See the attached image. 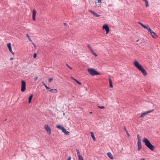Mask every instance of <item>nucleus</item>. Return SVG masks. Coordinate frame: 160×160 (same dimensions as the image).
Here are the masks:
<instances>
[{
    "instance_id": "obj_1",
    "label": "nucleus",
    "mask_w": 160,
    "mask_h": 160,
    "mask_svg": "<svg viewBox=\"0 0 160 160\" xmlns=\"http://www.w3.org/2000/svg\"><path fill=\"white\" fill-rule=\"evenodd\" d=\"M134 65L139 70L142 72L144 76H146L147 74V73L146 70L143 68L141 65L138 61L135 60L134 62Z\"/></svg>"
},
{
    "instance_id": "obj_2",
    "label": "nucleus",
    "mask_w": 160,
    "mask_h": 160,
    "mask_svg": "<svg viewBox=\"0 0 160 160\" xmlns=\"http://www.w3.org/2000/svg\"><path fill=\"white\" fill-rule=\"evenodd\" d=\"M142 141L145 143L146 146L150 150H153L154 149L155 147L151 144L150 141L147 138H144Z\"/></svg>"
},
{
    "instance_id": "obj_3",
    "label": "nucleus",
    "mask_w": 160,
    "mask_h": 160,
    "mask_svg": "<svg viewBox=\"0 0 160 160\" xmlns=\"http://www.w3.org/2000/svg\"><path fill=\"white\" fill-rule=\"evenodd\" d=\"M88 71L89 73L92 76L101 75L99 72H98L95 69L93 68L88 69Z\"/></svg>"
},
{
    "instance_id": "obj_4",
    "label": "nucleus",
    "mask_w": 160,
    "mask_h": 160,
    "mask_svg": "<svg viewBox=\"0 0 160 160\" xmlns=\"http://www.w3.org/2000/svg\"><path fill=\"white\" fill-rule=\"evenodd\" d=\"M137 138L138 139V150H140L142 148V145L141 144V136L139 134L137 135Z\"/></svg>"
},
{
    "instance_id": "obj_5",
    "label": "nucleus",
    "mask_w": 160,
    "mask_h": 160,
    "mask_svg": "<svg viewBox=\"0 0 160 160\" xmlns=\"http://www.w3.org/2000/svg\"><path fill=\"white\" fill-rule=\"evenodd\" d=\"M21 91L22 92H24L26 90V83L25 82L22 80L21 81Z\"/></svg>"
},
{
    "instance_id": "obj_6",
    "label": "nucleus",
    "mask_w": 160,
    "mask_h": 160,
    "mask_svg": "<svg viewBox=\"0 0 160 160\" xmlns=\"http://www.w3.org/2000/svg\"><path fill=\"white\" fill-rule=\"evenodd\" d=\"M44 128L49 135L51 134V130L48 124H46L44 126Z\"/></svg>"
},
{
    "instance_id": "obj_7",
    "label": "nucleus",
    "mask_w": 160,
    "mask_h": 160,
    "mask_svg": "<svg viewBox=\"0 0 160 160\" xmlns=\"http://www.w3.org/2000/svg\"><path fill=\"white\" fill-rule=\"evenodd\" d=\"M103 29H105L106 32V34H108L110 31L108 26L107 24H104L102 27Z\"/></svg>"
},
{
    "instance_id": "obj_8",
    "label": "nucleus",
    "mask_w": 160,
    "mask_h": 160,
    "mask_svg": "<svg viewBox=\"0 0 160 160\" xmlns=\"http://www.w3.org/2000/svg\"><path fill=\"white\" fill-rule=\"evenodd\" d=\"M154 110V109H152V110H149V111H148L145 112H144L142 113L141 114L140 117L141 118V117H144L145 116V115H146L147 114L152 112Z\"/></svg>"
},
{
    "instance_id": "obj_9",
    "label": "nucleus",
    "mask_w": 160,
    "mask_h": 160,
    "mask_svg": "<svg viewBox=\"0 0 160 160\" xmlns=\"http://www.w3.org/2000/svg\"><path fill=\"white\" fill-rule=\"evenodd\" d=\"M7 45L9 51L12 54V55H14L15 53L12 51L11 43H8L7 44Z\"/></svg>"
},
{
    "instance_id": "obj_10",
    "label": "nucleus",
    "mask_w": 160,
    "mask_h": 160,
    "mask_svg": "<svg viewBox=\"0 0 160 160\" xmlns=\"http://www.w3.org/2000/svg\"><path fill=\"white\" fill-rule=\"evenodd\" d=\"M88 11H89V12L91 13H92L93 15H94V16L96 17H99L100 16V15H98L94 11L91 10V9L89 10H88Z\"/></svg>"
},
{
    "instance_id": "obj_11",
    "label": "nucleus",
    "mask_w": 160,
    "mask_h": 160,
    "mask_svg": "<svg viewBox=\"0 0 160 160\" xmlns=\"http://www.w3.org/2000/svg\"><path fill=\"white\" fill-rule=\"evenodd\" d=\"M36 11L35 9L33 10L32 12V20L35 21L36 20Z\"/></svg>"
},
{
    "instance_id": "obj_12",
    "label": "nucleus",
    "mask_w": 160,
    "mask_h": 160,
    "mask_svg": "<svg viewBox=\"0 0 160 160\" xmlns=\"http://www.w3.org/2000/svg\"><path fill=\"white\" fill-rule=\"evenodd\" d=\"M77 154L79 158V160H83V158L81 155H80V152L78 151Z\"/></svg>"
},
{
    "instance_id": "obj_13",
    "label": "nucleus",
    "mask_w": 160,
    "mask_h": 160,
    "mask_svg": "<svg viewBox=\"0 0 160 160\" xmlns=\"http://www.w3.org/2000/svg\"><path fill=\"white\" fill-rule=\"evenodd\" d=\"M62 132L64 133V134L67 135H68L70 134V132L68 131H67L65 128H64L63 130L62 131Z\"/></svg>"
},
{
    "instance_id": "obj_14",
    "label": "nucleus",
    "mask_w": 160,
    "mask_h": 160,
    "mask_svg": "<svg viewBox=\"0 0 160 160\" xmlns=\"http://www.w3.org/2000/svg\"><path fill=\"white\" fill-rule=\"evenodd\" d=\"M138 23L141 25L145 29H148V27H149L148 25H147V26L143 24L142 22H138Z\"/></svg>"
},
{
    "instance_id": "obj_15",
    "label": "nucleus",
    "mask_w": 160,
    "mask_h": 160,
    "mask_svg": "<svg viewBox=\"0 0 160 160\" xmlns=\"http://www.w3.org/2000/svg\"><path fill=\"white\" fill-rule=\"evenodd\" d=\"M33 97V95L32 94H31L29 97L28 98L29 103H30L31 102Z\"/></svg>"
},
{
    "instance_id": "obj_16",
    "label": "nucleus",
    "mask_w": 160,
    "mask_h": 160,
    "mask_svg": "<svg viewBox=\"0 0 160 160\" xmlns=\"http://www.w3.org/2000/svg\"><path fill=\"white\" fill-rule=\"evenodd\" d=\"M107 155L108 156V157L111 159H113V155L111 154V153L110 152H109L108 153H107Z\"/></svg>"
},
{
    "instance_id": "obj_17",
    "label": "nucleus",
    "mask_w": 160,
    "mask_h": 160,
    "mask_svg": "<svg viewBox=\"0 0 160 160\" xmlns=\"http://www.w3.org/2000/svg\"><path fill=\"white\" fill-rule=\"evenodd\" d=\"M56 127L60 130H61L62 131L65 128L64 127H63L62 126L60 125H57L56 126Z\"/></svg>"
},
{
    "instance_id": "obj_18",
    "label": "nucleus",
    "mask_w": 160,
    "mask_h": 160,
    "mask_svg": "<svg viewBox=\"0 0 160 160\" xmlns=\"http://www.w3.org/2000/svg\"><path fill=\"white\" fill-rule=\"evenodd\" d=\"M151 35H152L153 38H156L158 37V36L154 32H153Z\"/></svg>"
},
{
    "instance_id": "obj_19",
    "label": "nucleus",
    "mask_w": 160,
    "mask_h": 160,
    "mask_svg": "<svg viewBox=\"0 0 160 160\" xmlns=\"http://www.w3.org/2000/svg\"><path fill=\"white\" fill-rule=\"evenodd\" d=\"M109 86L110 87L112 88L113 87L112 85V79L110 78H109Z\"/></svg>"
},
{
    "instance_id": "obj_20",
    "label": "nucleus",
    "mask_w": 160,
    "mask_h": 160,
    "mask_svg": "<svg viewBox=\"0 0 160 160\" xmlns=\"http://www.w3.org/2000/svg\"><path fill=\"white\" fill-rule=\"evenodd\" d=\"M91 136L94 141H96V138L93 132H91Z\"/></svg>"
},
{
    "instance_id": "obj_21",
    "label": "nucleus",
    "mask_w": 160,
    "mask_h": 160,
    "mask_svg": "<svg viewBox=\"0 0 160 160\" xmlns=\"http://www.w3.org/2000/svg\"><path fill=\"white\" fill-rule=\"evenodd\" d=\"M148 30V32H149L150 34H151L153 32L150 28L149 26L148 27V29H147Z\"/></svg>"
},
{
    "instance_id": "obj_22",
    "label": "nucleus",
    "mask_w": 160,
    "mask_h": 160,
    "mask_svg": "<svg viewBox=\"0 0 160 160\" xmlns=\"http://www.w3.org/2000/svg\"><path fill=\"white\" fill-rule=\"evenodd\" d=\"M50 90L51 92L54 93H56L58 92V90L56 89H51V90Z\"/></svg>"
},
{
    "instance_id": "obj_23",
    "label": "nucleus",
    "mask_w": 160,
    "mask_h": 160,
    "mask_svg": "<svg viewBox=\"0 0 160 160\" xmlns=\"http://www.w3.org/2000/svg\"><path fill=\"white\" fill-rule=\"evenodd\" d=\"M124 130L126 132L128 136V137H130V135L128 133V131H127V129H126V128L125 127H124Z\"/></svg>"
},
{
    "instance_id": "obj_24",
    "label": "nucleus",
    "mask_w": 160,
    "mask_h": 160,
    "mask_svg": "<svg viewBox=\"0 0 160 160\" xmlns=\"http://www.w3.org/2000/svg\"><path fill=\"white\" fill-rule=\"evenodd\" d=\"M26 36L27 37V38L29 40V41L31 42H32V41L31 39L30 38V37H29V35L28 34H26Z\"/></svg>"
},
{
    "instance_id": "obj_25",
    "label": "nucleus",
    "mask_w": 160,
    "mask_h": 160,
    "mask_svg": "<svg viewBox=\"0 0 160 160\" xmlns=\"http://www.w3.org/2000/svg\"><path fill=\"white\" fill-rule=\"evenodd\" d=\"M46 88L48 91L51 92L50 90H51V89L50 88V87H48V86H46Z\"/></svg>"
},
{
    "instance_id": "obj_26",
    "label": "nucleus",
    "mask_w": 160,
    "mask_h": 160,
    "mask_svg": "<svg viewBox=\"0 0 160 160\" xmlns=\"http://www.w3.org/2000/svg\"><path fill=\"white\" fill-rule=\"evenodd\" d=\"M87 47L89 48V49L90 51L92 50V48L90 47V45L89 44L87 45Z\"/></svg>"
},
{
    "instance_id": "obj_27",
    "label": "nucleus",
    "mask_w": 160,
    "mask_h": 160,
    "mask_svg": "<svg viewBox=\"0 0 160 160\" xmlns=\"http://www.w3.org/2000/svg\"><path fill=\"white\" fill-rule=\"evenodd\" d=\"M66 66L68 68H69L71 70H72V68L70 67L69 65L68 64H66Z\"/></svg>"
},
{
    "instance_id": "obj_28",
    "label": "nucleus",
    "mask_w": 160,
    "mask_h": 160,
    "mask_svg": "<svg viewBox=\"0 0 160 160\" xmlns=\"http://www.w3.org/2000/svg\"><path fill=\"white\" fill-rule=\"evenodd\" d=\"M37 57V54L35 53L34 54L33 57L34 58H36Z\"/></svg>"
},
{
    "instance_id": "obj_29",
    "label": "nucleus",
    "mask_w": 160,
    "mask_h": 160,
    "mask_svg": "<svg viewBox=\"0 0 160 160\" xmlns=\"http://www.w3.org/2000/svg\"><path fill=\"white\" fill-rule=\"evenodd\" d=\"M98 107L99 108H101L102 109H104L105 107L104 106H98Z\"/></svg>"
},
{
    "instance_id": "obj_30",
    "label": "nucleus",
    "mask_w": 160,
    "mask_h": 160,
    "mask_svg": "<svg viewBox=\"0 0 160 160\" xmlns=\"http://www.w3.org/2000/svg\"><path fill=\"white\" fill-rule=\"evenodd\" d=\"M76 82L78 83V84L80 85H81L82 84V83L81 82H80L79 81H78H78H76Z\"/></svg>"
},
{
    "instance_id": "obj_31",
    "label": "nucleus",
    "mask_w": 160,
    "mask_h": 160,
    "mask_svg": "<svg viewBox=\"0 0 160 160\" xmlns=\"http://www.w3.org/2000/svg\"><path fill=\"white\" fill-rule=\"evenodd\" d=\"M146 7H148L149 6V4H148V2H146Z\"/></svg>"
},
{
    "instance_id": "obj_32",
    "label": "nucleus",
    "mask_w": 160,
    "mask_h": 160,
    "mask_svg": "<svg viewBox=\"0 0 160 160\" xmlns=\"http://www.w3.org/2000/svg\"><path fill=\"white\" fill-rule=\"evenodd\" d=\"M53 80V78H51L49 79V82H51L52 80Z\"/></svg>"
},
{
    "instance_id": "obj_33",
    "label": "nucleus",
    "mask_w": 160,
    "mask_h": 160,
    "mask_svg": "<svg viewBox=\"0 0 160 160\" xmlns=\"http://www.w3.org/2000/svg\"><path fill=\"white\" fill-rule=\"evenodd\" d=\"M31 42L32 44V45H33V46L34 47V48H36V45L33 43V41L32 42Z\"/></svg>"
},
{
    "instance_id": "obj_34",
    "label": "nucleus",
    "mask_w": 160,
    "mask_h": 160,
    "mask_svg": "<svg viewBox=\"0 0 160 160\" xmlns=\"http://www.w3.org/2000/svg\"><path fill=\"white\" fill-rule=\"evenodd\" d=\"M42 83L43 84V85L45 86V88H46V86H47L44 82H42Z\"/></svg>"
},
{
    "instance_id": "obj_35",
    "label": "nucleus",
    "mask_w": 160,
    "mask_h": 160,
    "mask_svg": "<svg viewBox=\"0 0 160 160\" xmlns=\"http://www.w3.org/2000/svg\"><path fill=\"white\" fill-rule=\"evenodd\" d=\"M38 78V77H36L35 78H34V80L35 81H36L37 80Z\"/></svg>"
},
{
    "instance_id": "obj_36",
    "label": "nucleus",
    "mask_w": 160,
    "mask_h": 160,
    "mask_svg": "<svg viewBox=\"0 0 160 160\" xmlns=\"http://www.w3.org/2000/svg\"><path fill=\"white\" fill-rule=\"evenodd\" d=\"M94 55L95 57H97L98 56L97 54L95 52H94L93 53V54Z\"/></svg>"
},
{
    "instance_id": "obj_37",
    "label": "nucleus",
    "mask_w": 160,
    "mask_h": 160,
    "mask_svg": "<svg viewBox=\"0 0 160 160\" xmlns=\"http://www.w3.org/2000/svg\"><path fill=\"white\" fill-rule=\"evenodd\" d=\"M71 157L70 156L68 158L67 160H71Z\"/></svg>"
},
{
    "instance_id": "obj_38",
    "label": "nucleus",
    "mask_w": 160,
    "mask_h": 160,
    "mask_svg": "<svg viewBox=\"0 0 160 160\" xmlns=\"http://www.w3.org/2000/svg\"><path fill=\"white\" fill-rule=\"evenodd\" d=\"M90 51H91V52H92V54H93V53L94 52H94V51H93V49H92V50H91Z\"/></svg>"
},
{
    "instance_id": "obj_39",
    "label": "nucleus",
    "mask_w": 160,
    "mask_h": 160,
    "mask_svg": "<svg viewBox=\"0 0 160 160\" xmlns=\"http://www.w3.org/2000/svg\"><path fill=\"white\" fill-rule=\"evenodd\" d=\"M63 24L65 26H66L67 25V24L66 23H64Z\"/></svg>"
},
{
    "instance_id": "obj_40",
    "label": "nucleus",
    "mask_w": 160,
    "mask_h": 160,
    "mask_svg": "<svg viewBox=\"0 0 160 160\" xmlns=\"http://www.w3.org/2000/svg\"><path fill=\"white\" fill-rule=\"evenodd\" d=\"M98 2H101V0H98Z\"/></svg>"
},
{
    "instance_id": "obj_41",
    "label": "nucleus",
    "mask_w": 160,
    "mask_h": 160,
    "mask_svg": "<svg viewBox=\"0 0 160 160\" xmlns=\"http://www.w3.org/2000/svg\"><path fill=\"white\" fill-rule=\"evenodd\" d=\"M13 58H10V60H13Z\"/></svg>"
},
{
    "instance_id": "obj_42",
    "label": "nucleus",
    "mask_w": 160,
    "mask_h": 160,
    "mask_svg": "<svg viewBox=\"0 0 160 160\" xmlns=\"http://www.w3.org/2000/svg\"><path fill=\"white\" fill-rule=\"evenodd\" d=\"M74 80L76 82V81H78V80H77V79H74Z\"/></svg>"
},
{
    "instance_id": "obj_43",
    "label": "nucleus",
    "mask_w": 160,
    "mask_h": 160,
    "mask_svg": "<svg viewBox=\"0 0 160 160\" xmlns=\"http://www.w3.org/2000/svg\"><path fill=\"white\" fill-rule=\"evenodd\" d=\"M141 160H145V158H142L141 159Z\"/></svg>"
},
{
    "instance_id": "obj_44",
    "label": "nucleus",
    "mask_w": 160,
    "mask_h": 160,
    "mask_svg": "<svg viewBox=\"0 0 160 160\" xmlns=\"http://www.w3.org/2000/svg\"><path fill=\"white\" fill-rule=\"evenodd\" d=\"M144 1L146 2H148V1L147 0H145Z\"/></svg>"
},
{
    "instance_id": "obj_45",
    "label": "nucleus",
    "mask_w": 160,
    "mask_h": 160,
    "mask_svg": "<svg viewBox=\"0 0 160 160\" xmlns=\"http://www.w3.org/2000/svg\"><path fill=\"white\" fill-rule=\"evenodd\" d=\"M71 78L73 79V80H74V78H73V77H71Z\"/></svg>"
},
{
    "instance_id": "obj_46",
    "label": "nucleus",
    "mask_w": 160,
    "mask_h": 160,
    "mask_svg": "<svg viewBox=\"0 0 160 160\" xmlns=\"http://www.w3.org/2000/svg\"><path fill=\"white\" fill-rule=\"evenodd\" d=\"M138 41H139V39H138V40H137L136 41V42H138Z\"/></svg>"
},
{
    "instance_id": "obj_47",
    "label": "nucleus",
    "mask_w": 160,
    "mask_h": 160,
    "mask_svg": "<svg viewBox=\"0 0 160 160\" xmlns=\"http://www.w3.org/2000/svg\"><path fill=\"white\" fill-rule=\"evenodd\" d=\"M109 6H112L111 5H109Z\"/></svg>"
},
{
    "instance_id": "obj_48",
    "label": "nucleus",
    "mask_w": 160,
    "mask_h": 160,
    "mask_svg": "<svg viewBox=\"0 0 160 160\" xmlns=\"http://www.w3.org/2000/svg\"><path fill=\"white\" fill-rule=\"evenodd\" d=\"M90 113H91H91H92V112H90Z\"/></svg>"
},
{
    "instance_id": "obj_49",
    "label": "nucleus",
    "mask_w": 160,
    "mask_h": 160,
    "mask_svg": "<svg viewBox=\"0 0 160 160\" xmlns=\"http://www.w3.org/2000/svg\"><path fill=\"white\" fill-rule=\"evenodd\" d=\"M63 114V115H65V113H64Z\"/></svg>"
},
{
    "instance_id": "obj_50",
    "label": "nucleus",
    "mask_w": 160,
    "mask_h": 160,
    "mask_svg": "<svg viewBox=\"0 0 160 160\" xmlns=\"http://www.w3.org/2000/svg\"><path fill=\"white\" fill-rule=\"evenodd\" d=\"M143 0V1H145V0Z\"/></svg>"
}]
</instances>
